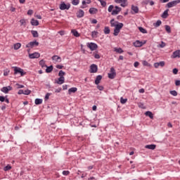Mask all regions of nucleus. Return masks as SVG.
<instances>
[{"instance_id": "21", "label": "nucleus", "mask_w": 180, "mask_h": 180, "mask_svg": "<svg viewBox=\"0 0 180 180\" xmlns=\"http://www.w3.org/2000/svg\"><path fill=\"white\" fill-rule=\"evenodd\" d=\"M31 25L32 26H39V20H34V18H32L31 20Z\"/></svg>"}, {"instance_id": "28", "label": "nucleus", "mask_w": 180, "mask_h": 180, "mask_svg": "<svg viewBox=\"0 0 180 180\" xmlns=\"http://www.w3.org/2000/svg\"><path fill=\"white\" fill-rule=\"evenodd\" d=\"M72 33L75 37H79V33L76 30H72Z\"/></svg>"}, {"instance_id": "12", "label": "nucleus", "mask_w": 180, "mask_h": 180, "mask_svg": "<svg viewBox=\"0 0 180 180\" xmlns=\"http://www.w3.org/2000/svg\"><path fill=\"white\" fill-rule=\"evenodd\" d=\"M172 58H180V50H177L173 52L172 55Z\"/></svg>"}, {"instance_id": "41", "label": "nucleus", "mask_w": 180, "mask_h": 180, "mask_svg": "<svg viewBox=\"0 0 180 180\" xmlns=\"http://www.w3.org/2000/svg\"><path fill=\"white\" fill-rule=\"evenodd\" d=\"M91 37H98V32H96V31H93V32H91Z\"/></svg>"}, {"instance_id": "29", "label": "nucleus", "mask_w": 180, "mask_h": 180, "mask_svg": "<svg viewBox=\"0 0 180 180\" xmlns=\"http://www.w3.org/2000/svg\"><path fill=\"white\" fill-rule=\"evenodd\" d=\"M41 103H43V99L41 98L35 99V105H41Z\"/></svg>"}, {"instance_id": "45", "label": "nucleus", "mask_w": 180, "mask_h": 180, "mask_svg": "<svg viewBox=\"0 0 180 180\" xmlns=\"http://www.w3.org/2000/svg\"><path fill=\"white\" fill-rule=\"evenodd\" d=\"M116 4H122V2H127V0H115Z\"/></svg>"}, {"instance_id": "56", "label": "nucleus", "mask_w": 180, "mask_h": 180, "mask_svg": "<svg viewBox=\"0 0 180 180\" xmlns=\"http://www.w3.org/2000/svg\"><path fill=\"white\" fill-rule=\"evenodd\" d=\"M56 68L58 69V70H63V68H64V66L61 65H56Z\"/></svg>"}, {"instance_id": "16", "label": "nucleus", "mask_w": 180, "mask_h": 180, "mask_svg": "<svg viewBox=\"0 0 180 180\" xmlns=\"http://www.w3.org/2000/svg\"><path fill=\"white\" fill-rule=\"evenodd\" d=\"M84 15H85V13L82 9L77 13V18H84Z\"/></svg>"}, {"instance_id": "55", "label": "nucleus", "mask_w": 180, "mask_h": 180, "mask_svg": "<svg viewBox=\"0 0 180 180\" xmlns=\"http://www.w3.org/2000/svg\"><path fill=\"white\" fill-rule=\"evenodd\" d=\"M164 65H165V62L161 61L159 63V66L164 67Z\"/></svg>"}, {"instance_id": "38", "label": "nucleus", "mask_w": 180, "mask_h": 180, "mask_svg": "<svg viewBox=\"0 0 180 180\" xmlns=\"http://www.w3.org/2000/svg\"><path fill=\"white\" fill-rule=\"evenodd\" d=\"M143 65H144L145 67H150L151 65H150V63H148V62H147L146 60H143L142 63Z\"/></svg>"}, {"instance_id": "53", "label": "nucleus", "mask_w": 180, "mask_h": 180, "mask_svg": "<svg viewBox=\"0 0 180 180\" xmlns=\"http://www.w3.org/2000/svg\"><path fill=\"white\" fill-rule=\"evenodd\" d=\"M5 98L3 96H0V102H5Z\"/></svg>"}, {"instance_id": "47", "label": "nucleus", "mask_w": 180, "mask_h": 180, "mask_svg": "<svg viewBox=\"0 0 180 180\" xmlns=\"http://www.w3.org/2000/svg\"><path fill=\"white\" fill-rule=\"evenodd\" d=\"M113 8H115V6H113V5H110L108 7V12H113Z\"/></svg>"}, {"instance_id": "31", "label": "nucleus", "mask_w": 180, "mask_h": 180, "mask_svg": "<svg viewBox=\"0 0 180 180\" xmlns=\"http://www.w3.org/2000/svg\"><path fill=\"white\" fill-rule=\"evenodd\" d=\"M22 44L20 43H16L14 44V50H19V48L21 47Z\"/></svg>"}, {"instance_id": "10", "label": "nucleus", "mask_w": 180, "mask_h": 180, "mask_svg": "<svg viewBox=\"0 0 180 180\" xmlns=\"http://www.w3.org/2000/svg\"><path fill=\"white\" fill-rule=\"evenodd\" d=\"M65 81L64 77H60L58 79V80L55 81V84H58V85H63Z\"/></svg>"}, {"instance_id": "35", "label": "nucleus", "mask_w": 180, "mask_h": 180, "mask_svg": "<svg viewBox=\"0 0 180 180\" xmlns=\"http://www.w3.org/2000/svg\"><path fill=\"white\" fill-rule=\"evenodd\" d=\"M139 30L141 32V33H147V30L144 28H143V27H139Z\"/></svg>"}, {"instance_id": "40", "label": "nucleus", "mask_w": 180, "mask_h": 180, "mask_svg": "<svg viewBox=\"0 0 180 180\" xmlns=\"http://www.w3.org/2000/svg\"><path fill=\"white\" fill-rule=\"evenodd\" d=\"M64 75H65V72L64 71H63V70H60L59 73H58V76L60 77H64Z\"/></svg>"}, {"instance_id": "37", "label": "nucleus", "mask_w": 180, "mask_h": 180, "mask_svg": "<svg viewBox=\"0 0 180 180\" xmlns=\"http://www.w3.org/2000/svg\"><path fill=\"white\" fill-rule=\"evenodd\" d=\"M120 102L122 105H124V103H126V102H127V98H123V97H121Z\"/></svg>"}, {"instance_id": "6", "label": "nucleus", "mask_w": 180, "mask_h": 180, "mask_svg": "<svg viewBox=\"0 0 180 180\" xmlns=\"http://www.w3.org/2000/svg\"><path fill=\"white\" fill-rule=\"evenodd\" d=\"M87 47H89L91 51H94V50L98 49V45L95 43L91 42L87 44Z\"/></svg>"}, {"instance_id": "44", "label": "nucleus", "mask_w": 180, "mask_h": 180, "mask_svg": "<svg viewBox=\"0 0 180 180\" xmlns=\"http://www.w3.org/2000/svg\"><path fill=\"white\" fill-rule=\"evenodd\" d=\"M12 167H11V165H8L7 166H6L4 169V171H9V169H11Z\"/></svg>"}, {"instance_id": "62", "label": "nucleus", "mask_w": 180, "mask_h": 180, "mask_svg": "<svg viewBox=\"0 0 180 180\" xmlns=\"http://www.w3.org/2000/svg\"><path fill=\"white\" fill-rule=\"evenodd\" d=\"M27 15H33V10H28Z\"/></svg>"}, {"instance_id": "46", "label": "nucleus", "mask_w": 180, "mask_h": 180, "mask_svg": "<svg viewBox=\"0 0 180 180\" xmlns=\"http://www.w3.org/2000/svg\"><path fill=\"white\" fill-rule=\"evenodd\" d=\"M32 91L27 89L24 91V95H30Z\"/></svg>"}, {"instance_id": "11", "label": "nucleus", "mask_w": 180, "mask_h": 180, "mask_svg": "<svg viewBox=\"0 0 180 180\" xmlns=\"http://www.w3.org/2000/svg\"><path fill=\"white\" fill-rule=\"evenodd\" d=\"M112 27H115V28H117V30L120 31V29H122V27H123V23H122V22H119L118 24L112 23Z\"/></svg>"}, {"instance_id": "4", "label": "nucleus", "mask_w": 180, "mask_h": 180, "mask_svg": "<svg viewBox=\"0 0 180 180\" xmlns=\"http://www.w3.org/2000/svg\"><path fill=\"white\" fill-rule=\"evenodd\" d=\"M37 46H39V42L37 41H33L27 44L25 47L27 49H33V47H37Z\"/></svg>"}, {"instance_id": "22", "label": "nucleus", "mask_w": 180, "mask_h": 180, "mask_svg": "<svg viewBox=\"0 0 180 180\" xmlns=\"http://www.w3.org/2000/svg\"><path fill=\"white\" fill-rule=\"evenodd\" d=\"M134 46L135 47H141V46H143V42L140 41H136L135 42H134Z\"/></svg>"}, {"instance_id": "34", "label": "nucleus", "mask_w": 180, "mask_h": 180, "mask_svg": "<svg viewBox=\"0 0 180 180\" xmlns=\"http://www.w3.org/2000/svg\"><path fill=\"white\" fill-rule=\"evenodd\" d=\"M165 28L167 33H171V27L169 25H165Z\"/></svg>"}, {"instance_id": "8", "label": "nucleus", "mask_w": 180, "mask_h": 180, "mask_svg": "<svg viewBox=\"0 0 180 180\" xmlns=\"http://www.w3.org/2000/svg\"><path fill=\"white\" fill-rule=\"evenodd\" d=\"M90 72L91 74H94L95 72H98V65L93 64L90 66Z\"/></svg>"}, {"instance_id": "14", "label": "nucleus", "mask_w": 180, "mask_h": 180, "mask_svg": "<svg viewBox=\"0 0 180 180\" xmlns=\"http://www.w3.org/2000/svg\"><path fill=\"white\" fill-rule=\"evenodd\" d=\"M52 60H53V61H55V63H61V61H62L61 57H60L57 55H54L52 57Z\"/></svg>"}, {"instance_id": "24", "label": "nucleus", "mask_w": 180, "mask_h": 180, "mask_svg": "<svg viewBox=\"0 0 180 180\" xmlns=\"http://www.w3.org/2000/svg\"><path fill=\"white\" fill-rule=\"evenodd\" d=\"M168 11H169V9H167L166 11H165L162 15V18L163 19H167V18H168Z\"/></svg>"}, {"instance_id": "42", "label": "nucleus", "mask_w": 180, "mask_h": 180, "mask_svg": "<svg viewBox=\"0 0 180 180\" xmlns=\"http://www.w3.org/2000/svg\"><path fill=\"white\" fill-rule=\"evenodd\" d=\"M72 5L77 6L79 4V0H72Z\"/></svg>"}, {"instance_id": "63", "label": "nucleus", "mask_w": 180, "mask_h": 180, "mask_svg": "<svg viewBox=\"0 0 180 180\" xmlns=\"http://www.w3.org/2000/svg\"><path fill=\"white\" fill-rule=\"evenodd\" d=\"M18 95H22V94H25V92L23 91V90L20 89L18 91Z\"/></svg>"}, {"instance_id": "61", "label": "nucleus", "mask_w": 180, "mask_h": 180, "mask_svg": "<svg viewBox=\"0 0 180 180\" xmlns=\"http://www.w3.org/2000/svg\"><path fill=\"white\" fill-rule=\"evenodd\" d=\"M175 85H176V86H179V85H180V81H179V80H176V81H175Z\"/></svg>"}, {"instance_id": "25", "label": "nucleus", "mask_w": 180, "mask_h": 180, "mask_svg": "<svg viewBox=\"0 0 180 180\" xmlns=\"http://www.w3.org/2000/svg\"><path fill=\"white\" fill-rule=\"evenodd\" d=\"M131 11L134 12V13H139V7L134 5L131 6Z\"/></svg>"}, {"instance_id": "59", "label": "nucleus", "mask_w": 180, "mask_h": 180, "mask_svg": "<svg viewBox=\"0 0 180 180\" xmlns=\"http://www.w3.org/2000/svg\"><path fill=\"white\" fill-rule=\"evenodd\" d=\"M139 65H140V63L139 62H135L134 63V66L137 68L139 67Z\"/></svg>"}, {"instance_id": "57", "label": "nucleus", "mask_w": 180, "mask_h": 180, "mask_svg": "<svg viewBox=\"0 0 180 180\" xmlns=\"http://www.w3.org/2000/svg\"><path fill=\"white\" fill-rule=\"evenodd\" d=\"M50 93H47L45 96V101H47V99H49V98H50Z\"/></svg>"}, {"instance_id": "27", "label": "nucleus", "mask_w": 180, "mask_h": 180, "mask_svg": "<svg viewBox=\"0 0 180 180\" xmlns=\"http://www.w3.org/2000/svg\"><path fill=\"white\" fill-rule=\"evenodd\" d=\"M39 65H41V68H46V67H47V65H46V62H44V60L39 61Z\"/></svg>"}, {"instance_id": "18", "label": "nucleus", "mask_w": 180, "mask_h": 180, "mask_svg": "<svg viewBox=\"0 0 180 180\" xmlns=\"http://www.w3.org/2000/svg\"><path fill=\"white\" fill-rule=\"evenodd\" d=\"M89 13H91V15H95L96 13H98V10L96 8H91L89 10Z\"/></svg>"}, {"instance_id": "50", "label": "nucleus", "mask_w": 180, "mask_h": 180, "mask_svg": "<svg viewBox=\"0 0 180 180\" xmlns=\"http://www.w3.org/2000/svg\"><path fill=\"white\" fill-rule=\"evenodd\" d=\"M18 86V89H20V88H25V86L19 84H15Z\"/></svg>"}, {"instance_id": "1", "label": "nucleus", "mask_w": 180, "mask_h": 180, "mask_svg": "<svg viewBox=\"0 0 180 180\" xmlns=\"http://www.w3.org/2000/svg\"><path fill=\"white\" fill-rule=\"evenodd\" d=\"M14 70V75H16L18 74H20L21 77H23V75H26V72L23 70V69L18 68V67H13Z\"/></svg>"}, {"instance_id": "52", "label": "nucleus", "mask_w": 180, "mask_h": 180, "mask_svg": "<svg viewBox=\"0 0 180 180\" xmlns=\"http://www.w3.org/2000/svg\"><path fill=\"white\" fill-rule=\"evenodd\" d=\"M172 72H173V74L176 75V74H178V69L177 68L173 69Z\"/></svg>"}, {"instance_id": "20", "label": "nucleus", "mask_w": 180, "mask_h": 180, "mask_svg": "<svg viewBox=\"0 0 180 180\" xmlns=\"http://www.w3.org/2000/svg\"><path fill=\"white\" fill-rule=\"evenodd\" d=\"M155 147H157V146L154 144H151V145H146L145 146V148H148V150H155Z\"/></svg>"}, {"instance_id": "7", "label": "nucleus", "mask_w": 180, "mask_h": 180, "mask_svg": "<svg viewBox=\"0 0 180 180\" xmlns=\"http://www.w3.org/2000/svg\"><path fill=\"white\" fill-rule=\"evenodd\" d=\"M13 88L11 86H4L1 88V92H4V94H9V91H12Z\"/></svg>"}, {"instance_id": "3", "label": "nucleus", "mask_w": 180, "mask_h": 180, "mask_svg": "<svg viewBox=\"0 0 180 180\" xmlns=\"http://www.w3.org/2000/svg\"><path fill=\"white\" fill-rule=\"evenodd\" d=\"M178 4H180V0H174L167 4L166 6L167 8H173V6H176Z\"/></svg>"}, {"instance_id": "5", "label": "nucleus", "mask_w": 180, "mask_h": 180, "mask_svg": "<svg viewBox=\"0 0 180 180\" xmlns=\"http://www.w3.org/2000/svg\"><path fill=\"white\" fill-rule=\"evenodd\" d=\"M116 77V70H115L114 68H110V73H108V78L110 79H113Z\"/></svg>"}, {"instance_id": "30", "label": "nucleus", "mask_w": 180, "mask_h": 180, "mask_svg": "<svg viewBox=\"0 0 180 180\" xmlns=\"http://www.w3.org/2000/svg\"><path fill=\"white\" fill-rule=\"evenodd\" d=\"M31 33H32L33 37H39V33L37 32V31L32 30Z\"/></svg>"}, {"instance_id": "23", "label": "nucleus", "mask_w": 180, "mask_h": 180, "mask_svg": "<svg viewBox=\"0 0 180 180\" xmlns=\"http://www.w3.org/2000/svg\"><path fill=\"white\" fill-rule=\"evenodd\" d=\"M114 51H115V53H118V54H122V53H124L122 48H114Z\"/></svg>"}, {"instance_id": "64", "label": "nucleus", "mask_w": 180, "mask_h": 180, "mask_svg": "<svg viewBox=\"0 0 180 180\" xmlns=\"http://www.w3.org/2000/svg\"><path fill=\"white\" fill-rule=\"evenodd\" d=\"M97 89H98L99 91H103V86H99V85H98V86H97Z\"/></svg>"}, {"instance_id": "13", "label": "nucleus", "mask_w": 180, "mask_h": 180, "mask_svg": "<svg viewBox=\"0 0 180 180\" xmlns=\"http://www.w3.org/2000/svg\"><path fill=\"white\" fill-rule=\"evenodd\" d=\"M40 57V54L38 52H34V53H30V58H39Z\"/></svg>"}, {"instance_id": "32", "label": "nucleus", "mask_w": 180, "mask_h": 180, "mask_svg": "<svg viewBox=\"0 0 180 180\" xmlns=\"http://www.w3.org/2000/svg\"><path fill=\"white\" fill-rule=\"evenodd\" d=\"M104 33L105 34H109V33H110V29L109 28V27H105Z\"/></svg>"}, {"instance_id": "60", "label": "nucleus", "mask_w": 180, "mask_h": 180, "mask_svg": "<svg viewBox=\"0 0 180 180\" xmlns=\"http://www.w3.org/2000/svg\"><path fill=\"white\" fill-rule=\"evenodd\" d=\"M154 67H155V68H158L160 67V63H155Z\"/></svg>"}, {"instance_id": "36", "label": "nucleus", "mask_w": 180, "mask_h": 180, "mask_svg": "<svg viewBox=\"0 0 180 180\" xmlns=\"http://www.w3.org/2000/svg\"><path fill=\"white\" fill-rule=\"evenodd\" d=\"M119 33H120V30H117V28L114 29V36H117V34H119Z\"/></svg>"}, {"instance_id": "15", "label": "nucleus", "mask_w": 180, "mask_h": 180, "mask_svg": "<svg viewBox=\"0 0 180 180\" xmlns=\"http://www.w3.org/2000/svg\"><path fill=\"white\" fill-rule=\"evenodd\" d=\"M101 81H102V75H98L95 79L96 85H99V84H101Z\"/></svg>"}, {"instance_id": "2", "label": "nucleus", "mask_w": 180, "mask_h": 180, "mask_svg": "<svg viewBox=\"0 0 180 180\" xmlns=\"http://www.w3.org/2000/svg\"><path fill=\"white\" fill-rule=\"evenodd\" d=\"M60 11H68V9H70V8H71V5L70 4H65V2H62L60 4Z\"/></svg>"}, {"instance_id": "58", "label": "nucleus", "mask_w": 180, "mask_h": 180, "mask_svg": "<svg viewBox=\"0 0 180 180\" xmlns=\"http://www.w3.org/2000/svg\"><path fill=\"white\" fill-rule=\"evenodd\" d=\"M126 2H127V1H122L120 5H121V6H122V8H124L127 6Z\"/></svg>"}, {"instance_id": "17", "label": "nucleus", "mask_w": 180, "mask_h": 180, "mask_svg": "<svg viewBox=\"0 0 180 180\" xmlns=\"http://www.w3.org/2000/svg\"><path fill=\"white\" fill-rule=\"evenodd\" d=\"M77 90L78 89H77V87H72L69 89L68 94L69 95H71V94H75V92H77Z\"/></svg>"}, {"instance_id": "26", "label": "nucleus", "mask_w": 180, "mask_h": 180, "mask_svg": "<svg viewBox=\"0 0 180 180\" xmlns=\"http://www.w3.org/2000/svg\"><path fill=\"white\" fill-rule=\"evenodd\" d=\"M46 69V72H47L48 74L51 72V71H53V65H51V66H46L45 67Z\"/></svg>"}, {"instance_id": "49", "label": "nucleus", "mask_w": 180, "mask_h": 180, "mask_svg": "<svg viewBox=\"0 0 180 180\" xmlns=\"http://www.w3.org/2000/svg\"><path fill=\"white\" fill-rule=\"evenodd\" d=\"M94 58H96V60H99V58H101V56H99V54L98 53H95Z\"/></svg>"}, {"instance_id": "48", "label": "nucleus", "mask_w": 180, "mask_h": 180, "mask_svg": "<svg viewBox=\"0 0 180 180\" xmlns=\"http://www.w3.org/2000/svg\"><path fill=\"white\" fill-rule=\"evenodd\" d=\"M159 47L161 49H164L165 47V43L164 41H162V43L159 45Z\"/></svg>"}, {"instance_id": "51", "label": "nucleus", "mask_w": 180, "mask_h": 180, "mask_svg": "<svg viewBox=\"0 0 180 180\" xmlns=\"http://www.w3.org/2000/svg\"><path fill=\"white\" fill-rule=\"evenodd\" d=\"M100 3H101V6H103V7L106 6V1H105L103 0V1H101Z\"/></svg>"}, {"instance_id": "39", "label": "nucleus", "mask_w": 180, "mask_h": 180, "mask_svg": "<svg viewBox=\"0 0 180 180\" xmlns=\"http://www.w3.org/2000/svg\"><path fill=\"white\" fill-rule=\"evenodd\" d=\"M170 94L173 96H176L178 95V92H176V91L175 90L170 91Z\"/></svg>"}, {"instance_id": "43", "label": "nucleus", "mask_w": 180, "mask_h": 180, "mask_svg": "<svg viewBox=\"0 0 180 180\" xmlns=\"http://www.w3.org/2000/svg\"><path fill=\"white\" fill-rule=\"evenodd\" d=\"M9 72H11V71L8 69H6V70H4V77H7V75H9Z\"/></svg>"}, {"instance_id": "33", "label": "nucleus", "mask_w": 180, "mask_h": 180, "mask_svg": "<svg viewBox=\"0 0 180 180\" xmlns=\"http://www.w3.org/2000/svg\"><path fill=\"white\" fill-rule=\"evenodd\" d=\"M161 23H162L161 22V20H158L156 23L153 24V26H155V27H159V26H161Z\"/></svg>"}, {"instance_id": "19", "label": "nucleus", "mask_w": 180, "mask_h": 180, "mask_svg": "<svg viewBox=\"0 0 180 180\" xmlns=\"http://www.w3.org/2000/svg\"><path fill=\"white\" fill-rule=\"evenodd\" d=\"M146 116H148V117H150V119H154V114H153L152 112L150 111H146L145 112Z\"/></svg>"}, {"instance_id": "9", "label": "nucleus", "mask_w": 180, "mask_h": 180, "mask_svg": "<svg viewBox=\"0 0 180 180\" xmlns=\"http://www.w3.org/2000/svg\"><path fill=\"white\" fill-rule=\"evenodd\" d=\"M115 9L112 10L111 15H118L119 13L122 11V8L115 6Z\"/></svg>"}, {"instance_id": "54", "label": "nucleus", "mask_w": 180, "mask_h": 180, "mask_svg": "<svg viewBox=\"0 0 180 180\" xmlns=\"http://www.w3.org/2000/svg\"><path fill=\"white\" fill-rule=\"evenodd\" d=\"M70 174V172L69 171H63V175L67 176Z\"/></svg>"}]
</instances>
